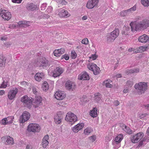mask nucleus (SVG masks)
I'll use <instances>...</instances> for the list:
<instances>
[{
  "instance_id": "obj_1",
  "label": "nucleus",
  "mask_w": 149,
  "mask_h": 149,
  "mask_svg": "<svg viewBox=\"0 0 149 149\" xmlns=\"http://www.w3.org/2000/svg\"><path fill=\"white\" fill-rule=\"evenodd\" d=\"M148 82H141L138 84H136L134 85L135 88L141 94L144 93L148 89Z\"/></svg>"
},
{
  "instance_id": "obj_2",
  "label": "nucleus",
  "mask_w": 149,
  "mask_h": 149,
  "mask_svg": "<svg viewBox=\"0 0 149 149\" xmlns=\"http://www.w3.org/2000/svg\"><path fill=\"white\" fill-rule=\"evenodd\" d=\"M66 121L69 122L70 124H73L77 120L76 116L71 112H68L66 115L65 118Z\"/></svg>"
},
{
  "instance_id": "obj_3",
  "label": "nucleus",
  "mask_w": 149,
  "mask_h": 149,
  "mask_svg": "<svg viewBox=\"0 0 149 149\" xmlns=\"http://www.w3.org/2000/svg\"><path fill=\"white\" fill-rule=\"evenodd\" d=\"M32 99V97H29L27 95H25L22 98L21 101L24 103L25 107L30 108L31 106Z\"/></svg>"
},
{
  "instance_id": "obj_4",
  "label": "nucleus",
  "mask_w": 149,
  "mask_h": 149,
  "mask_svg": "<svg viewBox=\"0 0 149 149\" xmlns=\"http://www.w3.org/2000/svg\"><path fill=\"white\" fill-rule=\"evenodd\" d=\"M37 66L38 67H42L44 68L49 66V64L48 61L45 58H42L40 59L36 63Z\"/></svg>"
},
{
  "instance_id": "obj_5",
  "label": "nucleus",
  "mask_w": 149,
  "mask_h": 149,
  "mask_svg": "<svg viewBox=\"0 0 149 149\" xmlns=\"http://www.w3.org/2000/svg\"><path fill=\"white\" fill-rule=\"evenodd\" d=\"M40 129V126L37 124H30L27 127V130L28 131L33 132H38Z\"/></svg>"
},
{
  "instance_id": "obj_6",
  "label": "nucleus",
  "mask_w": 149,
  "mask_h": 149,
  "mask_svg": "<svg viewBox=\"0 0 149 149\" xmlns=\"http://www.w3.org/2000/svg\"><path fill=\"white\" fill-rule=\"evenodd\" d=\"M87 67L89 70L93 72V74L95 75H97L100 73L99 68L94 63L88 65Z\"/></svg>"
},
{
  "instance_id": "obj_7",
  "label": "nucleus",
  "mask_w": 149,
  "mask_h": 149,
  "mask_svg": "<svg viewBox=\"0 0 149 149\" xmlns=\"http://www.w3.org/2000/svg\"><path fill=\"white\" fill-rule=\"evenodd\" d=\"M144 136V134L142 132H139L133 135L131 141L134 143H137L141 140Z\"/></svg>"
},
{
  "instance_id": "obj_8",
  "label": "nucleus",
  "mask_w": 149,
  "mask_h": 149,
  "mask_svg": "<svg viewBox=\"0 0 149 149\" xmlns=\"http://www.w3.org/2000/svg\"><path fill=\"white\" fill-rule=\"evenodd\" d=\"M30 117V115L29 113L26 111L24 112L20 117L19 122L20 123H24L29 119Z\"/></svg>"
},
{
  "instance_id": "obj_9",
  "label": "nucleus",
  "mask_w": 149,
  "mask_h": 149,
  "mask_svg": "<svg viewBox=\"0 0 149 149\" xmlns=\"http://www.w3.org/2000/svg\"><path fill=\"white\" fill-rule=\"evenodd\" d=\"M0 11V16L5 19L8 20L11 17V14L5 10H1Z\"/></svg>"
},
{
  "instance_id": "obj_10",
  "label": "nucleus",
  "mask_w": 149,
  "mask_h": 149,
  "mask_svg": "<svg viewBox=\"0 0 149 149\" xmlns=\"http://www.w3.org/2000/svg\"><path fill=\"white\" fill-rule=\"evenodd\" d=\"M98 0H89L87 4L86 7L89 9H91L96 7L97 5Z\"/></svg>"
},
{
  "instance_id": "obj_11",
  "label": "nucleus",
  "mask_w": 149,
  "mask_h": 149,
  "mask_svg": "<svg viewBox=\"0 0 149 149\" xmlns=\"http://www.w3.org/2000/svg\"><path fill=\"white\" fill-rule=\"evenodd\" d=\"M65 86L66 88L69 91H73L76 88L75 83L70 81H66Z\"/></svg>"
},
{
  "instance_id": "obj_12",
  "label": "nucleus",
  "mask_w": 149,
  "mask_h": 149,
  "mask_svg": "<svg viewBox=\"0 0 149 149\" xmlns=\"http://www.w3.org/2000/svg\"><path fill=\"white\" fill-rule=\"evenodd\" d=\"M18 92V90L16 88H13L12 90H11L8 92V98L10 100L13 99L15 97Z\"/></svg>"
},
{
  "instance_id": "obj_13",
  "label": "nucleus",
  "mask_w": 149,
  "mask_h": 149,
  "mask_svg": "<svg viewBox=\"0 0 149 149\" xmlns=\"http://www.w3.org/2000/svg\"><path fill=\"white\" fill-rule=\"evenodd\" d=\"M54 96L56 98L59 100H63L66 96L64 92L62 91H56Z\"/></svg>"
},
{
  "instance_id": "obj_14",
  "label": "nucleus",
  "mask_w": 149,
  "mask_h": 149,
  "mask_svg": "<svg viewBox=\"0 0 149 149\" xmlns=\"http://www.w3.org/2000/svg\"><path fill=\"white\" fill-rule=\"evenodd\" d=\"M61 113V111L58 112L57 115L54 117V121L56 124H57L61 123L62 120L63 118V115Z\"/></svg>"
},
{
  "instance_id": "obj_15",
  "label": "nucleus",
  "mask_w": 149,
  "mask_h": 149,
  "mask_svg": "<svg viewBox=\"0 0 149 149\" xmlns=\"http://www.w3.org/2000/svg\"><path fill=\"white\" fill-rule=\"evenodd\" d=\"M123 139V135L122 134H120L118 135L115 138V139L113 141L112 144L115 145L116 144H118L120 143L121 141Z\"/></svg>"
},
{
  "instance_id": "obj_16",
  "label": "nucleus",
  "mask_w": 149,
  "mask_h": 149,
  "mask_svg": "<svg viewBox=\"0 0 149 149\" xmlns=\"http://www.w3.org/2000/svg\"><path fill=\"white\" fill-rule=\"evenodd\" d=\"M89 79L88 74L86 72H82L78 76V79L80 80H88Z\"/></svg>"
},
{
  "instance_id": "obj_17",
  "label": "nucleus",
  "mask_w": 149,
  "mask_h": 149,
  "mask_svg": "<svg viewBox=\"0 0 149 149\" xmlns=\"http://www.w3.org/2000/svg\"><path fill=\"white\" fill-rule=\"evenodd\" d=\"M132 23H131L130 24L131 26V29L132 31L133 32L135 31H137L140 29H141L142 28L141 22L138 23L136 25H132Z\"/></svg>"
},
{
  "instance_id": "obj_18",
  "label": "nucleus",
  "mask_w": 149,
  "mask_h": 149,
  "mask_svg": "<svg viewBox=\"0 0 149 149\" xmlns=\"http://www.w3.org/2000/svg\"><path fill=\"white\" fill-rule=\"evenodd\" d=\"M45 74L43 72H38L35 75V79L37 81H40L44 79Z\"/></svg>"
},
{
  "instance_id": "obj_19",
  "label": "nucleus",
  "mask_w": 149,
  "mask_h": 149,
  "mask_svg": "<svg viewBox=\"0 0 149 149\" xmlns=\"http://www.w3.org/2000/svg\"><path fill=\"white\" fill-rule=\"evenodd\" d=\"M63 73V71L62 68H59V67H57L52 72L53 75L54 77H57L59 76Z\"/></svg>"
},
{
  "instance_id": "obj_20",
  "label": "nucleus",
  "mask_w": 149,
  "mask_h": 149,
  "mask_svg": "<svg viewBox=\"0 0 149 149\" xmlns=\"http://www.w3.org/2000/svg\"><path fill=\"white\" fill-rule=\"evenodd\" d=\"M84 126V124L83 123H78L73 128H72V129L74 132L77 133V132L79 130L82 129Z\"/></svg>"
},
{
  "instance_id": "obj_21",
  "label": "nucleus",
  "mask_w": 149,
  "mask_h": 149,
  "mask_svg": "<svg viewBox=\"0 0 149 149\" xmlns=\"http://www.w3.org/2000/svg\"><path fill=\"white\" fill-rule=\"evenodd\" d=\"M149 39V38L146 34H143L140 36L138 39L139 41L141 43H146Z\"/></svg>"
},
{
  "instance_id": "obj_22",
  "label": "nucleus",
  "mask_w": 149,
  "mask_h": 149,
  "mask_svg": "<svg viewBox=\"0 0 149 149\" xmlns=\"http://www.w3.org/2000/svg\"><path fill=\"white\" fill-rule=\"evenodd\" d=\"M36 6L32 3H27L26 5V9L29 10L33 11L36 9Z\"/></svg>"
},
{
  "instance_id": "obj_23",
  "label": "nucleus",
  "mask_w": 149,
  "mask_h": 149,
  "mask_svg": "<svg viewBox=\"0 0 149 149\" xmlns=\"http://www.w3.org/2000/svg\"><path fill=\"white\" fill-rule=\"evenodd\" d=\"M65 51L64 49L61 48L57 50H55L54 52V54L55 56H58L63 54Z\"/></svg>"
},
{
  "instance_id": "obj_24",
  "label": "nucleus",
  "mask_w": 149,
  "mask_h": 149,
  "mask_svg": "<svg viewBox=\"0 0 149 149\" xmlns=\"http://www.w3.org/2000/svg\"><path fill=\"white\" fill-rule=\"evenodd\" d=\"M130 27L129 26H124L122 30L121 33L122 35H128L130 32Z\"/></svg>"
},
{
  "instance_id": "obj_25",
  "label": "nucleus",
  "mask_w": 149,
  "mask_h": 149,
  "mask_svg": "<svg viewBox=\"0 0 149 149\" xmlns=\"http://www.w3.org/2000/svg\"><path fill=\"white\" fill-rule=\"evenodd\" d=\"M59 15L61 17H68L69 15L67 10L62 9L59 13Z\"/></svg>"
},
{
  "instance_id": "obj_26",
  "label": "nucleus",
  "mask_w": 149,
  "mask_h": 149,
  "mask_svg": "<svg viewBox=\"0 0 149 149\" xmlns=\"http://www.w3.org/2000/svg\"><path fill=\"white\" fill-rule=\"evenodd\" d=\"M142 27L143 28H146L149 26V20L144 19L141 22Z\"/></svg>"
},
{
  "instance_id": "obj_27",
  "label": "nucleus",
  "mask_w": 149,
  "mask_h": 149,
  "mask_svg": "<svg viewBox=\"0 0 149 149\" xmlns=\"http://www.w3.org/2000/svg\"><path fill=\"white\" fill-rule=\"evenodd\" d=\"M139 72V69L138 68H136L132 69H127L125 71V73L126 74H128L130 73H137Z\"/></svg>"
},
{
  "instance_id": "obj_28",
  "label": "nucleus",
  "mask_w": 149,
  "mask_h": 149,
  "mask_svg": "<svg viewBox=\"0 0 149 149\" xmlns=\"http://www.w3.org/2000/svg\"><path fill=\"white\" fill-rule=\"evenodd\" d=\"M119 31L118 29H115L113 31L111 32L110 34L111 35L112 37L115 39L118 36Z\"/></svg>"
},
{
  "instance_id": "obj_29",
  "label": "nucleus",
  "mask_w": 149,
  "mask_h": 149,
  "mask_svg": "<svg viewBox=\"0 0 149 149\" xmlns=\"http://www.w3.org/2000/svg\"><path fill=\"white\" fill-rule=\"evenodd\" d=\"M123 130L129 134H131L132 133V131L130 128L125 125L123 126Z\"/></svg>"
},
{
  "instance_id": "obj_30",
  "label": "nucleus",
  "mask_w": 149,
  "mask_h": 149,
  "mask_svg": "<svg viewBox=\"0 0 149 149\" xmlns=\"http://www.w3.org/2000/svg\"><path fill=\"white\" fill-rule=\"evenodd\" d=\"M103 85H105L107 88H111L112 86V81L110 80L105 81Z\"/></svg>"
},
{
  "instance_id": "obj_31",
  "label": "nucleus",
  "mask_w": 149,
  "mask_h": 149,
  "mask_svg": "<svg viewBox=\"0 0 149 149\" xmlns=\"http://www.w3.org/2000/svg\"><path fill=\"white\" fill-rule=\"evenodd\" d=\"M97 108L95 107L91 111L90 115L93 118L96 117L97 115Z\"/></svg>"
},
{
  "instance_id": "obj_32",
  "label": "nucleus",
  "mask_w": 149,
  "mask_h": 149,
  "mask_svg": "<svg viewBox=\"0 0 149 149\" xmlns=\"http://www.w3.org/2000/svg\"><path fill=\"white\" fill-rule=\"evenodd\" d=\"M6 140L7 141H6V144H13L14 143L13 138L10 136H7Z\"/></svg>"
},
{
  "instance_id": "obj_33",
  "label": "nucleus",
  "mask_w": 149,
  "mask_h": 149,
  "mask_svg": "<svg viewBox=\"0 0 149 149\" xmlns=\"http://www.w3.org/2000/svg\"><path fill=\"white\" fill-rule=\"evenodd\" d=\"M110 33H108L107 36V40L108 42H113L115 40Z\"/></svg>"
},
{
  "instance_id": "obj_34",
  "label": "nucleus",
  "mask_w": 149,
  "mask_h": 149,
  "mask_svg": "<svg viewBox=\"0 0 149 149\" xmlns=\"http://www.w3.org/2000/svg\"><path fill=\"white\" fill-rule=\"evenodd\" d=\"M6 58L3 57H0V67H3L6 63Z\"/></svg>"
},
{
  "instance_id": "obj_35",
  "label": "nucleus",
  "mask_w": 149,
  "mask_h": 149,
  "mask_svg": "<svg viewBox=\"0 0 149 149\" xmlns=\"http://www.w3.org/2000/svg\"><path fill=\"white\" fill-rule=\"evenodd\" d=\"M129 14L130 13L127 10L121 11L120 13V15L122 17L126 16Z\"/></svg>"
},
{
  "instance_id": "obj_36",
  "label": "nucleus",
  "mask_w": 149,
  "mask_h": 149,
  "mask_svg": "<svg viewBox=\"0 0 149 149\" xmlns=\"http://www.w3.org/2000/svg\"><path fill=\"white\" fill-rule=\"evenodd\" d=\"M8 81L6 79V78L3 79V81L1 84L0 88H5L7 86V83Z\"/></svg>"
},
{
  "instance_id": "obj_37",
  "label": "nucleus",
  "mask_w": 149,
  "mask_h": 149,
  "mask_svg": "<svg viewBox=\"0 0 149 149\" xmlns=\"http://www.w3.org/2000/svg\"><path fill=\"white\" fill-rule=\"evenodd\" d=\"M42 88L44 91H46L48 90L49 88V86L47 83L46 81H45L43 83Z\"/></svg>"
},
{
  "instance_id": "obj_38",
  "label": "nucleus",
  "mask_w": 149,
  "mask_h": 149,
  "mask_svg": "<svg viewBox=\"0 0 149 149\" xmlns=\"http://www.w3.org/2000/svg\"><path fill=\"white\" fill-rule=\"evenodd\" d=\"M141 3L144 6H149V0H141Z\"/></svg>"
},
{
  "instance_id": "obj_39",
  "label": "nucleus",
  "mask_w": 149,
  "mask_h": 149,
  "mask_svg": "<svg viewBox=\"0 0 149 149\" xmlns=\"http://www.w3.org/2000/svg\"><path fill=\"white\" fill-rule=\"evenodd\" d=\"M133 84V82L132 80H127L126 82V86L129 88H131L132 87Z\"/></svg>"
},
{
  "instance_id": "obj_40",
  "label": "nucleus",
  "mask_w": 149,
  "mask_h": 149,
  "mask_svg": "<svg viewBox=\"0 0 149 149\" xmlns=\"http://www.w3.org/2000/svg\"><path fill=\"white\" fill-rule=\"evenodd\" d=\"M41 98L40 97H39L36 98L34 102V103L37 105H40L41 103Z\"/></svg>"
},
{
  "instance_id": "obj_41",
  "label": "nucleus",
  "mask_w": 149,
  "mask_h": 149,
  "mask_svg": "<svg viewBox=\"0 0 149 149\" xmlns=\"http://www.w3.org/2000/svg\"><path fill=\"white\" fill-rule=\"evenodd\" d=\"M101 100L100 94L99 93H97V94H95V100L98 102Z\"/></svg>"
},
{
  "instance_id": "obj_42",
  "label": "nucleus",
  "mask_w": 149,
  "mask_h": 149,
  "mask_svg": "<svg viewBox=\"0 0 149 149\" xmlns=\"http://www.w3.org/2000/svg\"><path fill=\"white\" fill-rule=\"evenodd\" d=\"M91 132V130L90 128H87L84 131V133L85 134L88 135Z\"/></svg>"
},
{
  "instance_id": "obj_43",
  "label": "nucleus",
  "mask_w": 149,
  "mask_h": 149,
  "mask_svg": "<svg viewBox=\"0 0 149 149\" xmlns=\"http://www.w3.org/2000/svg\"><path fill=\"white\" fill-rule=\"evenodd\" d=\"M49 144V142L47 141H43L42 143V145L44 148H45L48 144Z\"/></svg>"
},
{
  "instance_id": "obj_44",
  "label": "nucleus",
  "mask_w": 149,
  "mask_h": 149,
  "mask_svg": "<svg viewBox=\"0 0 149 149\" xmlns=\"http://www.w3.org/2000/svg\"><path fill=\"white\" fill-rule=\"evenodd\" d=\"M7 122V118H5L1 120V123L2 124V125H5L7 124H8Z\"/></svg>"
},
{
  "instance_id": "obj_45",
  "label": "nucleus",
  "mask_w": 149,
  "mask_h": 149,
  "mask_svg": "<svg viewBox=\"0 0 149 149\" xmlns=\"http://www.w3.org/2000/svg\"><path fill=\"white\" fill-rule=\"evenodd\" d=\"M147 48V47H144L143 46H141L139 47L138 51L139 52L145 51Z\"/></svg>"
},
{
  "instance_id": "obj_46",
  "label": "nucleus",
  "mask_w": 149,
  "mask_h": 149,
  "mask_svg": "<svg viewBox=\"0 0 149 149\" xmlns=\"http://www.w3.org/2000/svg\"><path fill=\"white\" fill-rule=\"evenodd\" d=\"M77 56V54L74 51H73L71 52V57L72 58H75Z\"/></svg>"
},
{
  "instance_id": "obj_47",
  "label": "nucleus",
  "mask_w": 149,
  "mask_h": 149,
  "mask_svg": "<svg viewBox=\"0 0 149 149\" xmlns=\"http://www.w3.org/2000/svg\"><path fill=\"white\" fill-rule=\"evenodd\" d=\"M7 123L8 124H11L13 122V118L12 117H8L7 118Z\"/></svg>"
},
{
  "instance_id": "obj_48",
  "label": "nucleus",
  "mask_w": 149,
  "mask_h": 149,
  "mask_svg": "<svg viewBox=\"0 0 149 149\" xmlns=\"http://www.w3.org/2000/svg\"><path fill=\"white\" fill-rule=\"evenodd\" d=\"M88 39L86 38L83 39L81 41L82 43L85 45L87 44L88 43Z\"/></svg>"
},
{
  "instance_id": "obj_49",
  "label": "nucleus",
  "mask_w": 149,
  "mask_h": 149,
  "mask_svg": "<svg viewBox=\"0 0 149 149\" xmlns=\"http://www.w3.org/2000/svg\"><path fill=\"white\" fill-rule=\"evenodd\" d=\"M65 59L66 60H68L69 58V57L68 55L65 54L62 56L61 59Z\"/></svg>"
},
{
  "instance_id": "obj_50",
  "label": "nucleus",
  "mask_w": 149,
  "mask_h": 149,
  "mask_svg": "<svg viewBox=\"0 0 149 149\" xmlns=\"http://www.w3.org/2000/svg\"><path fill=\"white\" fill-rule=\"evenodd\" d=\"M47 4L46 3H43L42 4L40 7V8H41V10H45L47 6Z\"/></svg>"
},
{
  "instance_id": "obj_51",
  "label": "nucleus",
  "mask_w": 149,
  "mask_h": 149,
  "mask_svg": "<svg viewBox=\"0 0 149 149\" xmlns=\"http://www.w3.org/2000/svg\"><path fill=\"white\" fill-rule=\"evenodd\" d=\"M7 137V136H6L4 137H3L1 138V139L2 141L5 144L6 141H7L6 139Z\"/></svg>"
},
{
  "instance_id": "obj_52",
  "label": "nucleus",
  "mask_w": 149,
  "mask_h": 149,
  "mask_svg": "<svg viewBox=\"0 0 149 149\" xmlns=\"http://www.w3.org/2000/svg\"><path fill=\"white\" fill-rule=\"evenodd\" d=\"M128 12H129V13L130 14L131 13V11H134L136 10V7H134V6L130 8L129 9H128L127 10Z\"/></svg>"
},
{
  "instance_id": "obj_53",
  "label": "nucleus",
  "mask_w": 149,
  "mask_h": 149,
  "mask_svg": "<svg viewBox=\"0 0 149 149\" xmlns=\"http://www.w3.org/2000/svg\"><path fill=\"white\" fill-rule=\"evenodd\" d=\"M29 23V22H26V23L24 24V25H21L20 26L22 27H26L29 26V25L28 24V23Z\"/></svg>"
},
{
  "instance_id": "obj_54",
  "label": "nucleus",
  "mask_w": 149,
  "mask_h": 149,
  "mask_svg": "<svg viewBox=\"0 0 149 149\" xmlns=\"http://www.w3.org/2000/svg\"><path fill=\"white\" fill-rule=\"evenodd\" d=\"M149 139V136H148L147 135L145 137L143 138V140L144 141H147V140H148Z\"/></svg>"
},
{
  "instance_id": "obj_55",
  "label": "nucleus",
  "mask_w": 149,
  "mask_h": 149,
  "mask_svg": "<svg viewBox=\"0 0 149 149\" xmlns=\"http://www.w3.org/2000/svg\"><path fill=\"white\" fill-rule=\"evenodd\" d=\"M22 0H12L13 2L15 3H20Z\"/></svg>"
},
{
  "instance_id": "obj_56",
  "label": "nucleus",
  "mask_w": 149,
  "mask_h": 149,
  "mask_svg": "<svg viewBox=\"0 0 149 149\" xmlns=\"http://www.w3.org/2000/svg\"><path fill=\"white\" fill-rule=\"evenodd\" d=\"M96 139V136H91L90 137V139L91 140V141L93 142L95 141Z\"/></svg>"
},
{
  "instance_id": "obj_57",
  "label": "nucleus",
  "mask_w": 149,
  "mask_h": 149,
  "mask_svg": "<svg viewBox=\"0 0 149 149\" xmlns=\"http://www.w3.org/2000/svg\"><path fill=\"white\" fill-rule=\"evenodd\" d=\"M52 8L51 6H49L48 8L47 9V12H51L52 10Z\"/></svg>"
},
{
  "instance_id": "obj_58",
  "label": "nucleus",
  "mask_w": 149,
  "mask_h": 149,
  "mask_svg": "<svg viewBox=\"0 0 149 149\" xmlns=\"http://www.w3.org/2000/svg\"><path fill=\"white\" fill-rule=\"evenodd\" d=\"M26 23V22L24 21H19L18 22V24L19 25H20V26L21 25H24Z\"/></svg>"
},
{
  "instance_id": "obj_59",
  "label": "nucleus",
  "mask_w": 149,
  "mask_h": 149,
  "mask_svg": "<svg viewBox=\"0 0 149 149\" xmlns=\"http://www.w3.org/2000/svg\"><path fill=\"white\" fill-rule=\"evenodd\" d=\"M90 58L92 59L93 60H95L97 58V56L95 54H93L92 55Z\"/></svg>"
},
{
  "instance_id": "obj_60",
  "label": "nucleus",
  "mask_w": 149,
  "mask_h": 149,
  "mask_svg": "<svg viewBox=\"0 0 149 149\" xmlns=\"http://www.w3.org/2000/svg\"><path fill=\"white\" fill-rule=\"evenodd\" d=\"M49 139V136L48 135L45 136L43 138L42 140L43 141H47Z\"/></svg>"
},
{
  "instance_id": "obj_61",
  "label": "nucleus",
  "mask_w": 149,
  "mask_h": 149,
  "mask_svg": "<svg viewBox=\"0 0 149 149\" xmlns=\"http://www.w3.org/2000/svg\"><path fill=\"white\" fill-rule=\"evenodd\" d=\"M49 139V136L48 135L45 136L43 138L42 140L43 141H47Z\"/></svg>"
},
{
  "instance_id": "obj_62",
  "label": "nucleus",
  "mask_w": 149,
  "mask_h": 149,
  "mask_svg": "<svg viewBox=\"0 0 149 149\" xmlns=\"http://www.w3.org/2000/svg\"><path fill=\"white\" fill-rule=\"evenodd\" d=\"M119 104H120L119 102L118 101H117V100L115 101L114 102V105L116 106H118V105H119Z\"/></svg>"
},
{
  "instance_id": "obj_63",
  "label": "nucleus",
  "mask_w": 149,
  "mask_h": 149,
  "mask_svg": "<svg viewBox=\"0 0 149 149\" xmlns=\"http://www.w3.org/2000/svg\"><path fill=\"white\" fill-rule=\"evenodd\" d=\"M7 39V37L6 36H4L1 38V39L2 40H6Z\"/></svg>"
},
{
  "instance_id": "obj_64",
  "label": "nucleus",
  "mask_w": 149,
  "mask_h": 149,
  "mask_svg": "<svg viewBox=\"0 0 149 149\" xmlns=\"http://www.w3.org/2000/svg\"><path fill=\"white\" fill-rule=\"evenodd\" d=\"M32 91H33V93L34 94H36L37 93V92L36 91V88H32Z\"/></svg>"
}]
</instances>
